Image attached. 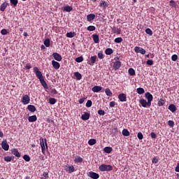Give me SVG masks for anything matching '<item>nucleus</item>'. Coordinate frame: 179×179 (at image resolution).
Instances as JSON below:
<instances>
[{
  "label": "nucleus",
  "mask_w": 179,
  "mask_h": 179,
  "mask_svg": "<svg viewBox=\"0 0 179 179\" xmlns=\"http://www.w3.org/2000/svg\"><path fill=\"white\" fill-rule=\"evenodd\" d=\"M40 145L41 148L43 155H45V150H48V143H47V138H39Z\"/></svg>",
  "instance_id": "nucleus-1"
},
{
  "label": "nucleus",
  "mask_w": 179,
  "mask_h": 179,
  "mask_svg": "<svg viewBox=\"0 0 179 179\" xmlns=\"http://www.w3.org/2000/svg\"><path fill=\"white\" fill-rule=\"evenodd\" d=\"M99 170L102 172L113 171V166L103 164L99 166Z\"/></svg>",
  "instance_id": "nucleus-2"
},
{
  "label": "nucleus",
  "mask_w": 179,
  "mask_h": 179,
  "mask_svg": "<svg viewBox=\"0 0 179 179\" xmlns=\"http://www.w3.org/2000/svg\"><path fill=\"white\" fill-rule=\"evenodd\" d=\"M34 72L36 74V78H38L39 80H41V79H44V77L43 76V73H41V71H40V70L38 69V67H34Z\"/></svg>",
  "instance_id": "nucleus-3"
},
{
  "label": "nucleus",
  "mask_w": 179,
  "mask_h": 179,
  "mask_svg": "<svg viewBox=\"0 0 179 179\" xmlns=\"http://www.w3.org/2000/svg\"><path fill=\"white\" fill-rule=\"evenodd\" d=\"M139 103L142 106V107H144V108H146L148 107L149 108V107H150V106H152V104L150 103L149 102L146 101V100L145 99H141L139 100Z\"/></svg>",
  "instance_id": "nucleus-4"
},
{
  "label": "nucleus",
  "mask_w": 179,
  "mask_h": 179,
  "mask_svg": "<svg viewBox=\"0 0 179 179\" xmlns=\"http://www.w3.org/2000/svg\"><path fill=\"white\" fill-rule=\"evenodd\" d=\"M134 51L137 54H142V55H145L146 54V50L141 47L136 46L134 48Z\"/></svg>",
  "instance_id": "nucleus-5"
},
{
  "label": "nucleus",
  "mask_w": 179,
  "mask_h": 179,
  "mask_svg": "<svg viewBox=\"0 0 179 179\" xmlns=\"http://www.w3.org/2000/svg\"><path fill=\"white\" fill-rule=\"evenodd\" d=\"M1 148L3 150L8 151L9 150V144H8V140L3 139L1 142Z\"/></svg>",
  "instance_id": "nucleus-6"
},
{
  "label": "nucleus",
  "mask_w": 179,
  "mask_h": 179,
  "mask_svg": "<svg viewBox=\"0 0 179 179\" xmlns=\"http://www.w3.org/2000/svg\"><path fill=\"white\" fill-rule=\"evenodd\" d=\"M22 103L24 106H26L27 104H29L30 103V96H29V95L27 94L24 95L22 99Z\"/></svg>",
  "instance_id": "nucleus-7"
},
{
  "label": "nucleus",
  "mask_w": 179,
  "mask_h": 179,
  "mask_svg": "<svg viewBox=\"0 0 179 179\" xmlns=\"http://www.w3.org/2000/svg\"><path fill=\"white\" fill-rule=\"evenodd\" d=\"M88 177H90V178H93V179H99L100 178V175H99V173L93 172V171H90L87 173Z\"/></svg>",
  "instance_id": "nucleus-8"
},
{
  "label": "nucleus",
  "mask_w": 179,
  "mask_h": 179,
  "mask_svg": "<svg viewBox=\"0 0 179 179\" xmlns=\"http://www.w3.org/2000/svg\"><path fill=\"white\" fill-rule=\"evenodd\" d=\"M64 170L69 173H73V171H75V167L73 166H69V164H67L64 166Z\"/></svg>",
  "instance_id": "nucleus-9"
},
{
  "label": "nucleus",
  "mask_w": 179,
  "mask_h": 179,
  "mask_svg": "<svg viewBox=\"0 0 179 179\" xmlns=\"http://www.w3.org/2000/svg\"><path fill=\"white\" fill-rule=\"evenodd\" d=\"M96 61H97V56L94 55L90 57V62H87V64L88 65H91V66H93V65L96 64Z\"/></svg>",
  "instance_id": "nucleus-10"
},
{
  "label": "nucleus",
  "mask_w": 179,
  "mask_h": 179,
  "mask_svg": "<svg viewBox=\"0 0 179 179\" xmlns=\"http://www.w3.org/2000/svg\"><path fill=\"white\" fill-rule=\"evenodd\" d=\"M145 97L147 99L148 102L152 104V101H153V95H152L150 92H146L145 94Z\"/></svg>",
  "instance_id": "nucleus-11"
},
{
  "label": "nucleus",
  "mask_w": 179,
  "mask_h": 179,
  "mask_svg": "<svg viewBox=\"0 0 179 179\" xmlns=\"http://www.w3.org/2000/svg\"><path fill=\"white\" fill-rule=\"evenodd\" d=\"M52 57L55 61L61 62L62 61V56L59 55L58 52H54L52 54Z\"/></svg>",
  "instance_id": "nucleus-12"
},
{
  "label": "nucleus",
  "mask_w": 179,
  "mask_h": 179,
  "mask_svg": "<svg viewBox=\"0 0 179 179\" xmlns=\"http://www.w3.org/2000/svg\"><path fill=\"white\" fill-rule=\"evenodd\" d=\"M113 68L115 69V71L118 70L120 68H121V62L120 60L115 62Z\"/></svg>",
  "instance_id": "nucleus-13"
},
{
  "label": "nucleus",
  "mask_w": 179,
  "mask_h": 179,
  "mask_svg": "<svg viewBox=\"0 0 179 179\" xmlns=\"http://www.w3.org/2000/svg\"><path fill=\"white\" fill-rule=\"evenodd\" d=\"M100 8H102V9H107L108 8V3L104 0L101 1L99 3Z\"/></svg>",
  "instance_id": "nucleus-14"
},
{
  "label": "nucleus",
  "mask_w": 179,
  "mask_h": 179,
  "mask_svg": "<svg viewBox=\"0 0 179 179\" xmlns=\"http://www.w3.org/2000/svg\"><path fill=\"white\" fill-rule=\"evenodd\" d=\"M52 65L53 68L56 70H58L59 69V68H61V64H59V63L58 62H56L55 60L52 61Z\"/></svg>",
  "instance_id": "nucleus-15"
},
{
  "label": "nucleus",
  "mask_w": 179,
  "mask_h": 179,
  "mask_svg": "<svg viewBox=\"0 0 179 179\" xmlns=\"http://www.w3.org/2000/svg\"><path fill=\"white\" fill-rule=\"evenodd\" d=\"M118 99L120 101L124 102L127 101V94L122 93L118 95Z\"/></svg>",
  "instance_id": "nucleus-16"
},
{
  "label": "nucleus",
  "mask_w": 179,
  "mask_h": 179,
  "mask_svg": "<svg viewBox=\"0 0 179 179\" xmlns=\"http://www.w3.org/2000/svg\"><path fill=\"white\" fill-rule=\"evenodd\" d=\"M111 30L115 34H121V29L117 28L115 26H113Z\"/></svg>",
  "instance_id": "nucleus-17"
},
{
  "label": "nucleus",
  "mask_w": 179,
  "mask_h": 179,
  "mask_svg": "<svg viewBox=\"0 0 179 179\" xmlns=\"http://www.w3.org/2000/svg\"><path fill=\"white\" fill-rule=\"evenodd\" d=\"M103 90L102 87L95 85L94 87H92V90L94 92V93H99V92H101Z\"/></svg>",
  "instance_id": "nucleus-18"
},
{
  "label": "nucleus",
  "mask_w": 179,
  "mask_h": 179,
  "mask_svg": "<svg viewBox=\"0 0 179 179\" xmlns=\"http://www.w3.org/2000/svg\"><path fill=\"white\" fill-rule=\"evenodd\" d=\"M11 153H13L15 157H20L21 156L20 152H19V150L17 148L11 150Z\"/></svg>",
  "instance_id": "nucleus-19"
},
{
  "label": "nucleus",
  "mask_w": 179,
  "mask_h": 179,
  "mask_svg": "<svg viewBox=\"0 0 179 179\" xmlns=\"http://www.w3.org/2000/svg\"><path fill=\"white\" fill-rule=\"evenodd\" d=\"M89 118H90V113H85L83 115H82L81 116V119L83 121H87V120H89Z\"/></svg>",
  "instance_id": "nucleus-20"
},
{
  "label": "nucleus",
  "mask_w": 179,
  "mask_h": 179,
  "mask_svg": "<svg viewBox=\"0 0 179 179\" xmlns=\"http://www.w3.org/2000/svg\"><path fill=\"white\" fill-rule=\"evenodd\" d=\"M168 108L171 113H176L177 111V107L174 104H170Z\"/></svg>",
  "instance_id": "nucleus-21"
},
{
  "label": "nucleus",
  "mask_w": 179,
  "mask_h": 179,
  "mask_svg": "<svg viewBox=\"0 0 179 179\" xmlns=\"http://www.w3.org/2000/svg\"><path fill=\"white\" fill-rule=\"evenodd\" d=\"M92 38H93L94 43H95V44H99V43L100 42V38L99 37V35H97V34H93Z\"/></svg>",
  "instance_id": "nucleus-22"
},
{
  "label": "nucleus",
  "mask_w": 179,
  "mask_h": 179,
  "mask_svg": "<svg viewBox=\"0 0 179 179\" xmlns=\"http://www.w3.org/2000/svg\"><path fill=\"white\" fill-rule=\"evenodd\" d=\"M8 5H9L7 2L3 3L0 6V10L1 12H5V9L8 8Z\"/></svg>",
  "instance_id": "nucleus-23"
},
{
  "label": "nucleus",
  "mask_w": 179,
  "mask_h": 179,
  "mask_svg": "<svg viewBox=\"0 0 179 179\" xmlns=\"http://www.w3.org/2000/svg\"><path fill=\"white\" fill-rule=\"evenodd\" d=\"M95 17H96V15L90 14V15H87V22H92V20H94Z\"/></svg>",
  "instance_id": "nucleus-24"
},
{
  "label": "nucleus",
  "mask_w": 179,
  "mask_h": 179,
  "mask_svg": "<svg viewBox=\"0 0 179 179\" xmlns=\"http://www.w3.org/2000/svg\"><path fill=\"white\" fill-rule=\"evenodd\" d=\"M29 122H36L37 121V116L36 115L29 116L28 118Z\"/></svg>",
  "instance_id": "nucleus-25"
},
{
  "label": "nucleus",
  "mask_w": 179,
  "mask_h": 179,
  "mask_svg": "<svg viewBox=\"0 0 179 179\" xmlns=\"http://www.w3.org/2000/svg\"><path fill=\"white\" fill-rule=\"evenodd\" d=\"M39 81L41 82V84L42 85V86L44 89H48V85H47V83L45 82L44 78L39 80Z\"/></svg>",
  "instance_id": "nucleus-26"
},
{
  "label": "nucleus",
  "mask_w": 179,
  "mask_h": 179,
  "mask_svg": "<svg viewBox=\"0 0 179 179\" xmlns=\"http://www.w3.org/2000/svg\"><path fill=\"white\" fill-rule=\"evenodd\" d=\"M27 109L29 110V111H30L31 113H34L36 110V106H34V105H29L27 106Z\"/></svg>",
  "instance_id": "nucleus-27"
},
{
  "label": "nucleus",
  "mask_w": 179,
  "mask_h": 179,
  "mask_svg": "<svg viewBox=\"0 0 179 179\" xmlns=\"http://www.w3.org/2000/svg\"><path fill=\"white\" fill-rule=\"evenodd\" d=\"M66 37H68L69 38H73V37H75V36H76V32H67L66 34Z\"/></svg>",
  "instance_id": "nucleus-28"
},
{
  "label": "nucleus",
  "mask_w": 179,
  "mask_h": 179,
  "mask_svg": "<svg viewBox=\"0 0 179 179\" xmlns=\"http://www.w3.org/2000/svg\"><path fill=\"white\" fill-rule=\"evenodd\" d=\"M10 3L11 6L16 8V6H17V3H19V1L17 0H10Z\"/></svg>",
  "instance_id": "nucleus-29"
},
{
  "label": "nucleus",
  "mask_w": 179,
  "mask_h": 179,
  "mask_svg": "<svg viewBox=\"0 0 179 179\" xmlns=\"http://www.w3.org/2000/svg\"><path fill=\"white\" fill-rule=\"evenodd\" d=\"M105 93H106V96H108V97H113V92H111V90L109 88H106L105 90Z\"/></svg>",
  "instance_id": "nucleus-30"
},
{
  "label": "nucleus",
  "mask_w": 179,
  "mask_h": 179,
  "mask_svg": "<svg viewBox=\"0 0 179 179\" xmlns=\"http://www.w3.org/2000/svg\"><path fill=\"white\" fill-rule=\"evenodd\" d=\"M96 143H97V141L94 138H91L88 141V145H90V146H93V145H96Z\"/></svg>",
  "instance_id": "nucleus-31"
},
{
  "label": "nucleus",
  "mask_w": 179,
  "mask_h": 179,
  "mask_svg": "<svg viewBox=\"0 0 179 179\" xmlns=\"http://www.w3.org/2000/svg\"><path fill=\"white\" fill-rule=\"evenodd\" d=\"M103 152H105V153H111V152H113V148H111V147H105L103 148Z\"/></svg>",
  "instance_id": "nucleus-32"
},
{
  "label": "nucleus",
  "mask_w": 179,
  "mask_h": 179,
  "mask_svg": "<svg viewBox=\"0 0 179 179\" xmlns=\"http://www.w3.org/2000/svg\"><path fill=\"white\" fill-rule=\"evenodd\" d=\"M74 76H76L77 80H80L82 79V74L79 72H75Z\"/></svg>",
  "instance_id": "nucleus-33"
},
{
  "label": "nucleus",
  "mask_w": 179,
  "mask_h": 179,
  "mask_svg": "<svg viewBox=\"0 0 179 179\" xmlns=\"http://www.w3.org/2000/svg\"><path fill=\"white\" fill-rule=\"evenodd\" d=\"M128 72L130 76H135L136 75L135 69H134L133 68L129 69Z\"/></svg>",
  "instance_id": "nucleus-34"
},
{
  "label": "nucleus",
  "mask_w": 179,
  "mask_h": 179,
  "mask_svg": "<svg viewBox=\"0 0 179 179\" xmlns=\"http://www.w3.org/2000/svg\"><path fill=\"white\" fill-rule=\"evenodd\" d=\"M122 134L123 136H129L130 135L129 131H128L127 129H124L122 131Z\"/></svg>",
  "instance_id": "nucleus-35"
},
{
  "label": "nucleus",
  "mask_w": 179,
  "mask_h": 179,
  "mask_svg": "<svg viewBox=\"0 0 179 179\" xmlns=\"http://www.w3.org/2000/svg\"><path fill=\"white\" fill-rule=\"evenodd\" d=\"M113 52H114V51L111 48H107L105 50V54L106 55H111V54H113Z\"/></svg>",
  "instance_id": "nucleus-36"
},
{
  "label": "nucleus",
  "mask_w": 179,
  "mask_h": 179,
  "mask_svg": "<svg viewBox=\"0 0 179 179\" xmlns=\"http://www.w3.org/2000/svg\"><path fill=\"white\" fill-rule=\"evenodd\" d=\"M136 92L138 94H143V93H145V90L142 87H138L136 90Z\"/></svg>",
  "instance_id": "nucleus-37"
},
{
  "label": "nucleus",
  "mask_w": 179,
  "mask_h": 179,
  "mask_svg": "<svg viewBox=\"0 0 179 179\" xmlns=\"http://www.w3.org/2000/svg\"><path fill=\"white\" fill-rule=\"evenodd\" d=\"M73 9L72 6H66L64 8V12H71Z\"/></svg>",
  "instance_id": "nucleus-38"
},
{
  "label": "nucleus",
  "mask_w": 179,
  "mask_h": 179,
  "mask_svg": "<svg viewBox=\"0 0 179 179\" xmlns=\"http://www.w3.org/2000/svg\"><path fill=\"white\" fill-rule=\"evenodd\" d=\"M74 162L75 163H82L83 162V159L80 157H76Z\"/></svg>",
  "instance_id": "nucleus-39"
},
{
  "label": "nucleus",
  "mask_w": 179,
  "mask_h": 179,
  "mask_svg": "<svg viewBox=\"0 0 179 179\" xmlns=\"http://www.w3.org/2000/svg\"><path fill=\"white\" fill-rule=\"evenodd\" d=\"M165 101H164V99H160L159 101H158V106L159 107H162V106H164L165 104Z\"/></svg>",
  "instance_id": "nucleus-40"
},
{
  "label": "nucleus",
  "mask_w": 179,
  "mask_h": 179,
  "mask_svg": "<svg viewBox=\"0 0 179 179\" xmlns=\"http://www.w3.org/2000/svg\"><path fill=\"white\" fill-rule=\"evenodd\" d=\"M13 159H15V157H4V162H12V160H13Z\"/></svg>",
  "instance_id": "nucleus-41"
},
{
  "label": "nucleus",
  "mask_w": 179,
  "mask_h": 179,
  "mask_svg": "<svg viewBox=\"0 0 179 179\" xmlns=\"http://www.w3.org/2000/svg\"><path fill=\"white\" fill-rule=\"evenodd\" d=\"M87 30L88 31H94V30H96V27H94L93 25H90V26L87 27Z\"/></svg>",
  "instance_id": "nucleus-42"
},
{
  "label": "nucleus",
  "mask_w": 179,
  "mask_h": 179,
  "mask_svg": "<svg viewBox=\"0 0 179 179\" xmlns=\"http://www.w3.org/2000/svg\"><path fill=\"white\" fill-rule=\"evenodd\" d=\"M43 44H44V45H45V47H50V38H46L44 41Z\"/></svg>",
  "instance_id": "nucleus-43"
},
{
  "label": "nucleus",
  "mask_w": 179,
  "mask_h": 179,
  "mask_svg": "<svg viewBox=\"0 0 179 179\" xmlns=\"http://www.w3.org/2000/svg\"><path fill=\"white\" fill-rule=\"evenodd\" d=\"M170 6H172L173 8H177V3L174 1L173 0H171L169 1Z\"/></svg>",
  "instance_id": "nucleus-44"
},
{
  "label": "nucleus",
  "mask_w": 179,
  "mask_h": 179,
  "mask_svg": "<svg viewBox=\"0 0 179 179\" xmlns=\"http://www.w3.org/2000/svg\"><path fill=\"white\" fill-rule=\"evenodd\" d=\"M145 33L147 34H149V36H153V31H152V29H150V28H147L145 29Z\"/></svg>",
  "instance_id": "nucleus-45"
},
{
  "label": "nucleus",
  "mask_w": 179,
  "mask_h": 179,
  "mask_svg": "<svg viewBox=\"0 0 179 179\" xmlns=\"http://www.w3.org/2000/svg\"><path fill=\"white\" fill-rule=\"evenodd\" d=\"M49 103L52 105H54L55 103H57V99L55 98H50Z\"/></svg>",
  "instance_id": "nucleus-46"
},
{
  "label": "nucleus",
  "mask_w": 179,
  "mask_h": 179,
  "mask_svg": "<svg viewBox=\"0 0 179 179\" xmlns=\"http://www.w3.org/2000/svg\"><path fill=\"white\" fill-rule=\"evenodd\" d=\"M76 62H78V63L83 62V57L80 56L76 58Z\"/></svg>",
  "instance_id": "nucleus-47"
},
{
  "label": "nucleus",
  "mask_w": 179,
  "mask_h": 179,
  "mask_svg": "<svg viewBox=\"0 0 179 179\" xmlns=\"http://www.w3.org/2000/svg\"><path fill=\"white\" fill-rule=\"evenodd\" d=\"M93 104V102H92V100H88L86 103V107H87V108H90Z\"/></svg>",
  "instance_id": "nucleus-48"
},
{
  "label": "nucleus",
  "mask_w": 179,
  "mask_h": 179,
  "mask_svg": "<svg viewBox=\"0 0 179 179\" xmlns=\"http://www.w3.org/2000/svg\"><path fill=\"white\" fill-rule=\"evenodd\" d=\"M22 158L24 159V160H25V162H30V156L27 155H24Z\"/></svg>",
  "instance_id": "nucleus-49"
},
{
  "label": "nucleus",
  "mask_w": 179,
  "mask_h": 179,
  "mask_svg": "<svg viewBox=\"0 0 179 179\" xmlns=\"http://www.w3.org/2000/svg\"><path fill=\"white\" fill-rule=\"evenodd\" d=\"M8 33H9V31H8V29H3L1 31V34H2V36H6V34H8Z\"/></svg>",
  "instance_id": "nucleus-50"
},
{
  "label": "nucleus",
  "mask_w": 179,
  "mask_h": 179,
  "mask_svg": "<svg viewBox=\"0 0 179 179\" xmlns=\"http://www.w3.org/2000/svg\"><path fill=\"white\" fill-rule=\"evenodd\" d=\"M123 39L121 37L115 38V43H122Z\"/></svg>",
  "instance_id": "nucleus-51"
},
{
  "label": "nucleus",
  "mask_w": 179,
  "mask_h": 179,
  "mask_svg": "<svg viewBox=\"0 0 179 179\" xmlns=\"http://www.w3.org/2000/svg\"><path fill=\"white\" fill-rule=\"evenodd\" d=\"M98 58L99 59H103V58H104V55L103 54V52H99L98 53Z\"/></svg>",
  "instance_id": "nucleus-52"
},
{
  "label": "nucleus",
  "mask_w": 179,
  "mask_h": 179,
  "mask_svg": "<svg viewBox=\"0 0 179 179\" xmlns=\"http://www.w3.org/2000/svg\"><path fill=\"white\" fill-rule=\"evenodd\" d=\"M137 137L140 141H142V139H143V134H142V132L138 133Z\"/></svg>",
  "instance_id": "nucleus-53"
},
{
  "label": "nucleus",
  "mask_w": 179,
  "mask_h": 179,
  "mask_svg": "<svg viewBox=\"0 0 179 179\" xmlns=\"http://www.w3.org/2000/svg\"><path fill=\"white\" fill-rule=\"evenodd\" d=\"M171 59H172V61L176 62V61H177V59H178V56L177 55H173L171 56Z\"/></svg>",
  "instance_id": "nucleus-54"
},
{
  "label": "nucleus",
  "mask_w": 179,
  "mask_h": 179,
  "mask_svg": "<svg viewBox=\"0 0 179 179\" xmlns=\"http://www.w3.org/2000/svg\"><path fill=\"white\" fill-rule=\"evenodd\" d=\"M98 114L99 115H105L106 112L103 110L100 109L98 110Z\"/></svg>",
  "instance_id": "nucleus-55"
},
{
  "label": "nucleus",
  "mask_w": 179,
  "mask_h": 179,
  "mask_svg": "<svg viewBox=\"0 0 179 179\" xmlns=\"http://www.w3.org/2000/svg\"><path fill=\"white\" fill-rule=\"evenodd\" d=\"M168 125H169V127H171V128H173V127H174V121H173V120H169V121L168 122Z\"/></svg>",
  "instance_id": "nucleus-56"
},
{
  "label": "nucleus",
  "mask_w": 179,
  "mask_h": 179,
  "mask_svg": "<svg viewBox=\"0 0 179 179\" xmlns=\"http://www.w3.org/2000/svg\"><path fill=\"white\" fill-rule=\"evenodd\" d=\"M152 163H153L154 164H157V163H159V159L155 157L152 159Z\"/></svg>",
  "instance_id": "nucleus-57"
},
{
  "label": "nucleus",
  "mask_w": 179,
  "mask_h": 179,
  "mask_svg": "<svg viewBox=\"0 0 179 179\" xmlns=\"http://www.w3.org/2000/svg\"><path fill=\"white\" fill-rule=\"evenodd\" d=\"M150 136H151L152 139H156V138H157V136L156 135V134L155 132H151Z\"/></svg>",
  "instance_id": "nucleus-58"
},
{
  "label": "nucleus",
  "mask_w": 179,
  "mask_h": 179,
  "mask_svg": "<svg viewBox=\"0 0 179 179\" xmlns=\"http://www.w3.org/2000/svg\"><path fill=\"white\" fill-rule=\"evenodd\" d=\"M43 176L45 179L50 178V176H48V172H43Z\"/></svg>",
  "instance_id": "nucleus-59"
},
{
  "label": "nucleus",
  "mask_w": 179,
  "mask_h": 179,
  "mask_svg": "<svg viewBox=\"0 0 179 179\" xmlns=\"http://www.w3.org/2000/svg\"><path fill=\"white\" fill-rule=\"evenodd\" d=\"M147 65H150V66H152V65H153V60L152 59H148L147 61Z\"/></svg>",
  "instance_id": "nucleus-60"
},
{
  "label": "nucleus",
  "mask_w": 179,
  "mask_h": 179,
  "mask_svg": "<svg viewBox=\"0 0 179 179\" xmlns=\"http://www.w3.org/2000/svg\"><path fill=\"white\" fill-rule=\"evenodd\" d=\"M50 93H52V94H58V92L55 88L51 90Z\"/></svg>",
  "instance_id": "nucleus-61"
},
{
  "label": "nucleus",
  "mask_w": 179,
  "mask_h": 179,
  "mask_svg": "<svg viewBox=\"0 0 179 179\" xmlns=\"http://www.w3.org/2000/svg\"><path fill=\"white\" fill-rule=\"evenodd\" d=\"M110 107H115V101H110L109 103Z\"/></svg>",
  "instance_id": "nucleus-62"
},
{
  "label": "nucleus",
  "mask_w": 179,
  "mask_h": 179,
  "mask_svg": "<svg viewBox=\"0 0 179 179\" xmlns=\"http://www.w3.org/2000/svg\"><path fill=\"white\" fill-rule=\"evenodd\" d=\"M85 98L80 99L79 101H78V103L80 104H83V103H85Z\"/></svg>",
  "instance_id": "nucleus-63"
},
{
  "label": "nucleus",
  "mask_w": 179,
  "mask_h": 179,
  "mask_svg": "<svg viewBox=\"0 0 179 179\" xmlns=\"http://www.w3.org/2000/svg\"><path fill=\"white\" fill-rule=\"evenodd\" d=\"M175 171L179 173V162L177 164L176 167L175 168Z\"/></svg>",
  "instance_id": "nucleus-64"
}]
</instances>
